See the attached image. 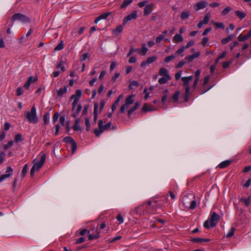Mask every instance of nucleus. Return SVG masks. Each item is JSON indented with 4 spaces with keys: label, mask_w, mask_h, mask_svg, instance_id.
I'll return each mask as SVG.
<instances>
[{
    "label": "nucleus",
    "mask_w": 251,
    "mask_h": 251,
    "mask_svg": "<svg viewBox=\"0 0 251 251\" xmlns=\"http://www.w3.org/2000/svg\"><path fill=\"white\" fill-rule=\"evenodd\" d=\"M27 171H28L27 164H25L22 169V176L23 177H25L26 176Z\"/></svg>",
    "instance_id": "e433bc0d"
},
{
    "label": "nucleus",
    "mask_w": 251,
    "mask_h": 251,
    "mask_svg": "<svg viewBox=\"0 0 251 251\" xmlns=\"http://www.w3.org/2000/svg\"><path fill=\"white\" fill-rule=\"evenodd\" d=\"M168 80L169 79L167 78V77H162L159 79L158 82L160 84H164L167 83Z\"/></svg>",
    "instance_id": "ea45409f"
},
{
    "label": "nucleus",
    "mask_w": 251,
    "mask_h": 251,
    "mask_svg": "<svg viewBox=\"0 0 251 251\" xmlns=\"http://www.w3.org/2000/svg\"><path fill=\"white\" fill-rule=\"evenodd\" d=\"M233 37L234 36L233 35H229L227 37L223 39L221 42L224 45L226 44L233 39Z\"/></svg>",
    "instance_id": "bb28decb"
},
{
    "label": "nucleus",
    "mask_w": 251,
    "mask_h": 251,
    "mask_svg": "<svg viewBox=\"0 0 251 251\" xmlns=\"http://www.w3.org/2000/svg\"><path fill=\"white\" fill-rule=\"evenodd\" d=\"M155 8L156 6L154 3H151L147 4L144 8V15L146 16L149 15Z\"/></svg>",
    "instance_id": "423d86ee"
},
{
    "label": "nucleus",
    "mask_w": 251,
    "mask_h": 251,
    "mask_svg": "<svg viewBox=\"0 0 251 251\" xmlns=\"http://www.w3.org/2000/svg\"><path fill=\"white\" fill-rule=\"evenodd\" d=\"M142 47V49H140V52H139V54L145 55L148 51V49L146 47L145 44H143Z\"/></svg>",
    "instance_id": "cd10ccee"
},
{
    "label": "nucleus",
    "mask_w": 251,
    "mask_h": 251,
    "mask_svg": "<svg viewBox=\"0 0 251 251\" xmlns=\"http://www.w3.org/2000/svg\"><path fill=\"white\" fill-rule=\"evenodd\" d=\"M236 16H237L240 20H243L245 18L246 14L245 13L243 12L240 10H237L235 12Z\"/></svg>",
    "instance_id": "5701e85b"
},
{
    "label": "nucleus",
    "mask_w": 251,
    "mask_h": 251,
    "mask_svg": "<svg viewBox=\"0 0 251 251\" xmlns=\"http://www.w3.org/2000/svg\"><path fill=\"white\" fill-rule=\"evenodd\" d=\"M231 62H232L231 61H228V62H224L223 63V68H224V69L227 68L229 66V65L231 64Z\"/></svg>",
    "instance_id": "69168bd1"
},
{
    "label": "nucleus",
    "mask_w": 251,
    "mask_h": 251,
    "mask_svg": "<svg viewBox=\"0 0 251 251\" xmlns=\"http://www.w3.org/2000/svg\"><path fill=\"white\" fill-rule=\"evenodd\" d=\"M26 120L30 123L37 124L38 118L36 114V109L35 105H33L30 111H26L24 114Z\"/></svg>",
    "instance_id": "f257e3e1"
},
{
    "label": "nucleus",
    "mask_w": 251,
    "mask_h": 251,
    "mask_svg": "<svg viewBox=\"0 0 251 251\" xmlns=\"http://www.w3.org/2000/svg\"><path fill=\"white\" fill-rule=\"evenodd\" d=\"M201 74V70H197L195 73V78L196 79L199 80L200 76Z\"/></svg>",
    "instance_id": "680f3d73"
},
{
    "label": "nucleus",
    "mask_w": 251,
    "mask_h": 251,
    "mask_svg": "<svg viewBox=\"0 0 251 251\" xmlns=\"http://www.w3.org/2000/svg\"><path fill=\"white\" fill-rule=\"evenodd\" d=\"M159 74L160 75L164 76V77H167V78L169 79H171V76L168 74V72L167 70L165 68H162L160 69L159 71Z\"/></svg>",
    "instance_id": "ddd939ff"
},
{
    "label": "nucleus",
    "mask_w": 251,
    "mask_h": 251,
    "mask_svg": "<svg viewBox=\"0 0 251 251\" xmlns=\"http://www.w3.org/2000/svg\"><path fill=\"white\" fill-rule=\"evenodd\" d=\"M82 94V92L80 90H77L75 92V95H73L71 97V99H78L79 100L81 95Z\"/></svg>",
    "instance_id": "4be33fe9"
},
{
    "label": "nucleus",
    "mask_w": 251,
    "mask_h": 251,
    "mask_svg": "<svg viewBox=\"0 0 251 251\" xmlns=\"http://www.w3.org/2000/svg\"><path fill=\"white\" fill-rule=\"evenodd\" d=\"M67 91V86H64L63 88H60L57 92V96L59 97H62L64 94L66 93Z\"/></svg>",
    "instance_id": "a211bd4d"
},
{
    "label": "nucleus",
    "mask_w": 251,
    "mask_h": 251,
    "mask_svg": "<svg viewBox=\"0 0 251 251\" xmlns=\"http://www.w3.org/2000/svg\"><path fill=\"white\" fill-rule=\"evenodd\" d=\"M157 59V57L156 56H152L151 57H149L147 58V59L146 61H143L141 63V67H144L148 65H149L154 61H155Z\"/></svg>",
    "instance_id": "6e6552de"
},
{
    "label": "nucleus",
    "mask_w": 251,
    "mask_h": 251,
    "mask_svg": "<svg viewBox=\"0 0 251 251\" xmlns=\"http://www.w3.org/2000/svg\"><path fill=\"white\" fill-rule=\"evenodd\" d=\"M85 125L86 126V129L87 131H89V128L90 127V121H89V118L87 117L85 118Z\"/></svg>",
    "instance_id": "8fccbe9b"
},
{
    "label": "nucleus",
    "mask_w": 251,
    "mask_h": 251,
    "mask_svg": "<svg viewBox=\"0 0 251 251\" xmlns=\"http://www.w3.org/2000/svg\"><path fill=\"white\" fill-rule=\"evenodd\" d=\"M38 78L37 77H33L32 76H30L28 77L27 81L25 82V83L24 85V87L26 89H28L30 85L32 83L35 82L37 81Z\"/></svg>",
    "instance_id": "9b49d317"
},
{
    "label": "nucleus",
    "mask_w": 251,
    "mask_h": 251,
    "mask_svg": "<svg viewBox=\"0 0 251 251\" xmlns=\"http://www.w3.org/2000/svg\"><path fill=\"white\" fill-rule=\"evenodd\" d=\"M64 48V43L63 41H61L54 48V50H60L63 49Z\"/></svg>",
    "instance_id": "f704fd0d"
},
{
    "label": "nucleus",
    "mask_w": 251,
    "mask_h": 251,
    "mask_svg": "<svg viewBox=\"0 0 251 251\" xmlns=\"http://www.w3.org/2000/svg\"><path fill=\"white\" fill-rule=\"evenodd\" d=\"M185 46H182L180 48L178 49L175 52V55H178L183 53L185 50Z\"/></svg>",
    "instance_id": "4c0bfd02"
},
{
    "label": "nucleus",
    "mask_w": 251,
    "mask_h": 251,
    "mask_svg": "<svg viewBox=\"0 0 251 251\" xmlns=\"http://www.w3.org/2000/svg\"><path fill=\"white\" fill-rule=\"evenodd\" d=\"M189 200V198L187 196H185L183 199L182 204L185 208H189L188 205L190 202Z\"/></svg>",
    "instance_id": "c756f323"
},
{
    "label": "nucleus",
    "mask_w": 251,
    "mask_h": 251,
    "mask_svg": "<svg viewBox=\"0 0 251 251\" xmlns=\"http://www.w3.org/2000/svg\"><path fill=\"white\" fill-rule=\"evenodd\" d=\"M14 140L16 143H18L19 141H22L23 140L22 135L21 134L16 135Z\"/></svg>",
    "instance_id": "a18cd8bd"
},
{
    "label": "nucleus",
    "mask_w": 251,
    "mask_h": 251,
    "mask_svg": "<svg viewBox=\"0 0 251 251\" xmlns=\"http://www.w3.org/2000/svg\"><path fill=\"white\" fill-rule=\"evenodd\" d=\"M12 172L13 169L10 166H8L6 168L5 174L9 175V177L12 175Z\"/></svg>",
    "instance_id": "603ef678"
},
{
    "label": "nucleus",
    "mask_w": 251,
    "mask_h": 251,
    "mask_svg": "<svg viewBox=\"0 0 251 251\" xmlns=\"http://www.w3.org/2000/svg\"><path fill=\"white\" fill-rule=\"evenodd\" d=\"M251 36V29L250 30L249 32L245 35L243 36L241 34H240L238 37V40L240 42L244 41L249 39Z\"/></svg>",
    "instance_id": "4468645a"
},
{
    "label": "nucleus",
    "mask_w": 251,
    "mask_h": 251,
    "mask_svg": "<svg viewBox=\"0 0 251 251\" xmlns=\"http://www.w3.org/2000/svg\"><path fill=\"white\" fill-rule=\"evenodd\" d=\"M180 95V92L177 91L176 93L172 96V97L170 99L169 101H172L174 102H177L178 100V97Z\"/></svg>",
    "instance_id": "aec40b11"
},
{
    "label": "nucleus",
    "mask_w": 251,
    "mask_h": 251,
    "mask_svg": "<svg viewBox=\"0 0 251 251\" xmlns=\"http://www.w3.org/2000/svg\"><path fill=\"white\" fill-rule=\"evenodd\" d=\"M128 107V106L126 105V104H124L122 105L120 109V113H124L125 111V110Z\"/></svg>",
    "instance_id": "3c124183"
},
{
    "label": "nucleus",
    "mask_w": 251,
    "mask_h": 251,
    "mask_svg": "<svg viewBox=\"0 0 251 251\" xmlns=\"http://www.w3.org/2000/svg\"><path fill=\"white\" fill-rule=\"evenodd\" d=\"M123 27L122 25H118L115 29H114L113 30V33L118 35L120 33H121L123 31Z\"/></svg>",
    "instance_id": "7c9ffc66"
},
{
    "label": "nucleus",
    "mask_w": 251,
    "mask_h": 251,
    "mask_svg": "<svg viewBox=\"0 0 251 251\" xmlns=\"http://www.w3.org/2000/svg\"><path fill=\"white\" fill-rule=\"evenodd\" d=\"M140 105V103L138 101L136 102L134 106L130 108L127 112V115L129 117L132 113L136 109H137Z\"/></svg>",
    "instance_id": "2eb2a0df"
},
{
    "label": "nucleus",
    "mask_w": 251,
    "mask_h": 251,
    "mask_svg": "<svg viewBox=\"0 0 251 251\" xmlns=\"http://www.w3.org/2000/svg\"><path fill=\"white\" fill-rule=\"evenodd\" d=\"M231 162L230 160H225L221 162L220 164H219L218 165V167L221 169L225 168L226 167L228 166L231 164Z\"/></svg>",
    "instance_id": "6ab92c4d"
},
{
    "label": "nucleus",
    "mask_w": 251,
    "mask_h": 251,
    "mask_svg": "<svg viewBox=\"0 0 251 251\" xmlns=\"http://www.w3.org/2000/svg\"><path fill=\"white\" fill-rule=\"evenodd\" d=\"M220 219V216L215 212H212L210 216V226L215 227Z\"/></svg>",
    "instance_id": "20e7f679"
},
{
    "label": "nucleus",
    "mask_w": 251,
    "mask_h": 251,
    "mask_svg": "<svg viewBox=\"0 0 251 251\" xmlns=\"http://www.w3.org/2000/svg\"><path fill=\"white\" fill-rule=\"evenodd\" d=\"M102 120H100L98 122L99 128H96L94 133L97 137H99L103 131L108 130L110 128L111 123L110 122L106 125H103Z\"/></svg>",
    "instance_id": "f03ea898"
},
{
    "label": "nucleus",
    "mask_w": 251,
    "mask_h": 251,
    "mask_svg": "<svg viewBox=\"0 0 251 251\" xmlns=\"http://www.w3.org/2000/svg\"><path fill=\"white\" fill-rule=\"evenodd\" d=\"M99 236H100V233H99V232L97 231L95 235L92 234H89V235L88 236V238H89V240H92L94 239H97L99 237Z\"/></svg>",
    "instance_id": "473e14b6"
},
{
    "label": "nucleus",
    "mask_w": 251,
    "mask_h": 251,
    "mask_svg": "<svg viewBox=\"0 0 251 251\" xmlns=\"http://www.w3.org/2000/svg\"><path fill=\"white\" fill-rule=\"evenodd\" d=\"M210 18V14L209 13H207L205 15V16L204 17V19H203V20L202 21L203 23L204 24H207L208 23V22H209Z\"/></svg>",
    "instance_id": "79ce46f5"
},
{
    "label": "nucleus",
    "mask_w": 251,
    "mask_h": 251,
    "mask_svg": "<svg viewBox=\"0 0 251 251\" xmlns=\"http://www.w3.org/2000/svg\"><path fill=\"white\" fill-rule=\"evenodd\" d=\"M190 16V12L188 11H183L180 15V18L182 20H184L189 18Z\"/></svg>",
    "instance_id": "c85d7f7f"
},
{
    "label": "nucleus",
    "mask_w": 251,
    "mask_h": 251,
    "mask_svg": "<svg viewBox=\"0 0 251 251\" xmlns=\"http://www.w3.org/2000/svg\"><path fill=\"white\" fill-rule=\"evenodd\" d=\"M183 40V37L179 34H176L173 38V42L176 43L181 42Z\"/></svg>",
    "instance_id": "f3484780"
},
{
    "label": "nucleus",
    "mask_w": 251,
    "mask_h": 251,
    "mask_svg": "<svg viewBox=\"0 0 251 251\" xmlns=\"http://www.w3.org/2000/svg\"><path fill=\"white\" fill-rule=\"evenodd\" d=\"M191 241L193 242L201 243L202 242H209L210 239L207 238H196L192 239Z\"/></svg>",
    "instance_id": "412c9836"
},
{
    "label": "nucleus",
    "mask_w": 251,
    "mask_h": 251,
    "mask_svg": "<svg viewBox=\"0 0 251 251\" xmlns=\"http://www.w3.org/2000/svg\"><path fill=\"white\" fill-rule=\"evenodd\" d=\"M214 25L217 28L223 29L225 27L224 24L222 23L214 22Z\"/></svg>",
    "instance_id": "09e8293b"
},
{
    "label": "nucleus",
    "mask_w": 251,
    "mask_h": 251,
    "mask_svg": "<svg viewBox=\"0 0 251 251\" xmlns=\"http://www.w3.org/2000/svg\"><path fill=\"white\" fill-rule=\"evenodd\" d=\"M71 148H72V153H74L75 152L76 150L77 149V145L75 141L72 143L71 144Z\"/></svg>",
    "instance_id": "de8ad7c7"
},
{
    "label": "nucleus",
    "mask_w": 251,
    "mask_h": 251,
    "mask_svg": "<svg viewBox=\"0 0 251 251\" xmlns=\"http://www.w3.org/2000/svg\"><path fill=\"white\" fill-rule=\"evenodd\" d=\"M12 21H19L25 24L28 23L30 22V20L28 17L19 13L15 14L13 16Z\"/></svg>",
    "instance_id": "7ed1b4c3"
},
{
    "label": "nucleus",
    "mask_w": 251,
    "mask_h": 251,
    "mask_svg": "<svg viewBox=\"0 0 251 251\" xmlns=\"http://www.w3.org/2000/svg\"><path fill=\"white\" fill-rule=\"evenodd\" d=\"M59 117V114L57 112L55 113L52 117V122L55 123Z\"/></svg>",
    "instance_id": "13d9d810"
},
{
    "label": "nucleus",
    "mask_w": 251,
    "mask_h": 251,
    "mask_svg": "<svg viewBox=\"0 0 251 251\" xmlns=\"http://www.w3.org/2000/svg\"><path fill=\"white\" fill-rule=\"evenodd\" d=\"M190 206H189V208L193 209L196 208L197 203L196 201L195 200L191 201L190 202Z\"/></svg>",
    "instance_id": "49530a36"
},
{
    "label": "nucleus",
    "mask_w": 251,
    "mask_h": 251,
    "mask_svg": "<svg viewBox=\"0 0 251 251\" xmlns=\"http://www.w3.org/2000/svg\"><path fill=\"white\" fill-rule=\"evenodd\" d=\"M241 201L244 202L245 205L247 207L251 203V200L249 198L242 199Z\"/></svg>",
    "instance_id": "6e6d98bb"
},
{
    "label": "nucleus",
    "mask_w": 251,
    "mask_h": 251,
    "mask_svg": "<svg viewBox=\"0 0 251 251\" xmlns=\"http://www.w3.org/2000/svg\"><path fill=\"white\" fill-rule=\"evenodd\" d=\"M208 4V2L205 1H200L194 5V9L198 11L201 9L204 8Z\"/></svg>",
    "instance_id": "1a4fd4ad"
},
{
    "label": "nucleus",
    "mask_w": 251,
    "mask_h": 251,
    "mask_svg": "<svg viewBox=\"0 0 251 251\" xmlns=\"http://www.w3.org/2000/svg\"><path fill=\"white\" fill-rule=\"evenodd\" d=\"M111 15V12H105L101 14L100 16L98 17L94 21L95 24H97L98 22L102 19H106L109 15Z\"/></svg>",
    "instance_id": "f8f14e48"
},
{
    "label": "nucleus",
    "mask_w": 251,
    "mask_h": 251,
    "mask_svg": "<svg viewBox=\"0 0 251 251\" xmlns=\"http://www.w3.org/2000/svg\"><path fill=\"white\" fill-rule=\"evenodd\" d=\"M142 110L144 112H147L148 111H151V109L149 108L148 105L147 104H145L142 109Z\"/></svg>",
    "instance_id": "864d4df0"
},
{
    "label": "nucleus",
    "mask_w": 251,
    "mask_h": 251,
    "mask_svg": "<svg viewBox=\"0 0 251 251\" xmlns=\"http://www.w3.org/2000/svg\"><path fill=\"white\" fill-rule=\"evenodd\" d=\"M89 57V54L88 53H84L83 55H82L80 57V60L81 61H83L85 60L86 59H87Z\"/></svg>",
    "instance_id": "bf43d9fd"
},
{
    "label": "nucleus",
    "mask_w": 251,
    "mask_h": 251,
    "mask_svg": "<svg viewBox=\"0 0 251 251\" xmlns=\"http://www.w3.org/2000/svg\"><path fill=\"white\" fill-rule=\"evenodd\" d=\"M117 219L120 223H123L124 222V219L121 214L117 215Z\"/></svg>",
    "instance_id": "338daca9"
},
{
    "label": "nucleus",
    "mask_w": 251,
    "mask_h": 251,
    "mask_svg": "<svg viewBox=\"0 0 251 251\" xmlns=\"http://www.w3.org/2000/svg\"><path fill=\"white\" fill-rule=\"evenodd\" d=\"M39 155L41 156L40 161L39 162L34 163L33 165H36V169L37 171H39L41 167L43 166L45 160L46 155L43 152H41Z\"/></svg>",
    "instance_id": "39448f33"
},
{
    "label": "nucleus",
    "mask_w": 251,
    "mask_h": 251,
    "mask_svg": "<svg viewBox=\"0 0 251 251\" xmlns=\"http://www.w3.org/2000/svg\"><path fill=\"white\" fill-rule=\"evenodd\" d=\"M151 201H148L147 202V204H146V203L143 204L145 205V213H149L151 212L150 206L151 205Z\"/></svg>",
    "instance_id": "2f4dec72"
},
{
    "label": "nucleus",
    "mask_w": 251,
    "mask_h": 251,
    "mask_svg": "<svg viewBox=\"0 0 251 251\" xmlns=\"http://www.w3.org/2000/svg\"><path fill=\"white\" fill-rule=\"evenodd\" d=\"M194 56H193V55H188V56H186L185 57V59L187 60L189 62H192L193 61V60L194 59Z\"/></svg>",
    "instance_id": "e2e57ef3"
},
{
    "label": "nucleus",
    "mask_w": 251,
    "mask_h": 251,
    "mask_svg": "<svg viewBox=\"0 0 251 251\" xmlns=\"http://www.w3.org/2000/svg\"><path fill=\"white\" fill-rule=\"evenodd\" d=\"M99 108V104L98 103H95L94 109V120L96 121L98 117V109Z\"/></svg>",
    "instance_id": "a878e982"
},
{
    "label": "nucleus",
    "mask_w": 251,
    "mask_h": 251,
    "mask_svg": "<svg viewBox=\"0 0 251 251\" xmlns=\"http://www.w3.org/2000/svg\"><path fill=\"white\" fill-rule=\"evenodd\" d=\"M133 0H125L120 6V8L126 9L128 5L131 3Z\"/></svg>",
    "instance_id": "393cba45"
},
{
    "label": "nucleus",
    "mask_w": 251,
    "mask_h": 251,
    "mask_svg": "<svg viewBox=\"0 0 251 251\" xmlns=\"http://www.w3.org/2000/svg\"><path fill=\"white\" fill-rule=\"evenodd\" d=\"M49 114L46 113L43 116L44 124H48L49 122Z\"/></svg>",
    "instance_id": "37998d69"
},
{
    "label": "nucleus",
    "mask_w": 251,
    "mask_h": 251,
    "mask_svg": "<svg viewBox=\"0 0 251 251\" xmlns=\"http://www.w3.org/2000/svg\"><path fill=\"white\" fill-rule=\"evenodd\" d=\"M164 38V35L163 34L160 35L156 38V42L157 43H159Z\"/></svg>",
    "instance_id": "4d7b16f0"
},
{
    "label": "nucleus",
    "mask_w": 251,
    "mask_h": 251,
    "mask_svg": "<svg viewBox=\"0 0 251 251\" xmlns=\"http://www.w3.org/2000/svg\"><path fill=\"white\" fill-rule=\"evenodd\" d=\"M73 129L75 131H80L81 128L79 124H75L73 126Z\"/></svg>",
    "instance_id": "052dcab7"
},
{
    "label": "nucleus",
    "mask_w": 251,
    "mask_h": 251,
    "mask_svg": "<svg viewBox=\"0 0 251 251\" xmlns=\"http://www.w3.org/2000/svg\"><path fill=\"white\" fill-rule=\"evenodd\" d=\"M175 57H176V55H174V54L170 55V56H167L165 58L164 62L165 63H168L171 60L174 59Z\"/></svg>",
    "instance_id": "a19ab883"
},
{
    "label": "nucleus",
    "mask_w": 251,
    "mask_h": 251,
    "mask_svg": "<svg viewBox=\"0 0 251 251\" xmlns=\"http://www.w3.org/2000/svg\"><path fill=\"white\" fill-rule=\"evenodd\" d=\"M235 230V228L231 227L229 229L228 232L227 233V234L226 235V237L229 238V237H232L234 233Z\"/></svg>",
    "instance_id": "58836bf2"
},
{
    "label": "nucleus",
    "mask_w": 251,
    "mask_h": 251,
    "mask_svg": "<svg viewBox=\"0 0 251 251\" xmlns=\"http://www.w3.org/2000/svg\"><path fill=\"white\" fill-rule=\"evenodd\" d=\"M13 145V142L12 141H10L8 142V143L6 145H5L3 146V149L4 150H6L9 148L11 147Z\"/></svg>",
    "instance_id": "5fc2aeb1"
},
{
    "label": "nucleus",
    "mask_w": 251,
    "mask_h": 251,
    "mask_svg": "<svg viewBox=\"0 0 251 251\" xmlns=\"http://www.w3.org/2000/svg\"><path fill=\"white\" fill-rule=\"evenodd\" d=\"M137 17V12L135 11H134L130 14L128 15L127 16H126L124 18V19L123 20V24L124 25H125L128 21L136 19Z\"/></svg>",
    "instance_id": "0eeeda50"
},
{
    "label": "nucleus",
    "mask_w": 251,
    "mask_h": 251,
    "mask_svg": "<svg viewBox=\"0 0 251 251\" xmlns=\"http://www.w3.org/2000/svg\"><path fill=\"white\" fill-rule=\"evenodd\" d=\"M5 156V154L4 152L2 151L0 153V164H1L3 162Z\"/></svg>",
    "instance_id": "0e129e2a"
},
{
    "label": "nucleus",
    "mask_w": 251,
    "mask_h": 251,
    "mask_svg": "<svg viewBox=\"0 0 251 251\" xmlns=\"http://www.w3.org/2000/svg\"><path fill=\"white\" fill-rule=\"evenodd\" d=\"M63 141L65 143H69L71 144L73 143L75 140L74 139L70 136L66 137L63 139Z\"/></svg>",
    "instance_id": "72a5a7b5"
},
{
    "label": "nucleus",
    "mask_w": 251,
    "mask_h": 251,
    "mask_svg": "<svg viewBox=\"0 0 251 251\" xmlns=\"http://www.w3.org/2000/svg\"><path fill=\"white\" fill-rule=\"evenodd\" d=\"M134 97V95H131L129 96L126 99L125 104L127 105H130L133 103L134 100H133V98Z\"/></svg>",
    "instance_id": "b1692460"
},
{
    "label": "nucleus",
    "mask_w": 251,
    "mask_h": 251,
    "mask_svg": "<svg viewBox=\"0 0 251 251\" xmlns=\"http://www.w3.org/2000/svg\"><path fill=\"white\" fill-rule=\"evenodd\" d=\"M231 10V8L229 6H227L226 8H225L222 11V14L223 15H227L228 12Z\"/></svg>",
    "instance_id": "c03bdc74"
},
{
    "label": "nucleus",
    "mask_w": 251,
    "mask_h": 251,
    "mask_svg": "<svg viewBox=\"0 0 251 251\" xmlns=\"http://www.w3.org/2000/svg\"><path fill=\"white\" fill-rule=\"evenodd\" d=\"M190 95V87H186L185 88V94H184V101L188 102L189 101V97Z\"/></svg>",
    "instance_id": "dca6fc26"
},
{
    "label": "nucleus",
    "mask_w": 251,
    "mask_h": 251,
    "mask_svg": "<svg viewBox=\"0 0 251 251\" xmlns=\"http://www.w3.org/2000/svg\"><path fill=\"white\" fill-rule=\"evenodd\" d=\"M133 213L138 214L139 215H143L145 214V205L143 204L136 207L133 211Z\"/></svg>",
    "instance_id": "9d476101"
},
{
    "label": "nucleus",
    "mask_w": 251,
    "mask_h": 251,
    "mask_svg": "<svg viewBox=\"0 0 251 251\" xmlns=\"http://www.w3.org/2000/svg\"><path fill=\"white\" fill-rule=\"evenodd\" d=\"M251 184V177L247 180L246 183L244 184V186L245 187H249Z\"/></svg>",
    "instance_id": "774afa93"
},
{
    "label": "nucleus",
    "mask_w": 251,
    "mask_h": 251,
    "mask_svg": "<svg viewBox=\"0 0 251 251\" xmlns=\"http://www.w3.org/2000/svg\"><path fill=\"white\" fill-rule=\"evenodd\" d=\"M181 80L183 82V85L184 86L186 87H189V84L190 81L187 78H186V77H182L181 78Z\"/></svg>",
    "instance_id": "c9c22d12"
}]
</instances>
